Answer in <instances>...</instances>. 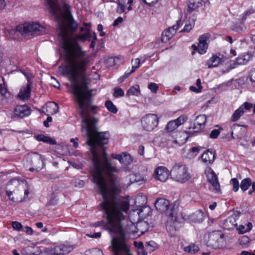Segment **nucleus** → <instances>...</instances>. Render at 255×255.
Returning a JSON list of instances; mask_svg holds the SVG:
<instances>
[{
  "label": "nucleus",
  "instance_id": "f257e3e1",
  "mask_svg": "<svg viewBox=\"0 0 255 255\" xmlns=\"http://www.w3.org/2000/svg\"><path fill=\"white\" fill-rule=\"evenodd\" d=\"M97 106L90 109L79 111L82 118L81 131L87 137V144L90 147L94 168L92 171L94 182L98 186L102 196L103 202L99 208L103 210L104 215L111 228L110 233H121L123 231L121 221L125 216L123 212L127 213L129 204L126 200H117L116 196L121 192L119 185L120 179L115 175L120 170L112 166L103 148L108 143L110 134L108 132H98L97 124L99 120L94 115Z\"/></svg>",
  "mask_w": 255,
  "mask_h": 255
},
{
  "label": "nucleus",
  "instance_id": "f03ea898",
  "mask_svg": "<svg viewBox=\"0 0 255 255\" xmlns=\"http://www.w3.org/2000/svg\"><path fill=\"white\" fill-rule=\"evenodd\" d=\"M60 42L65 55L67 65L64 74L69 76V80L72 83V93L77 98L79 111L90 109L91 106V92L88 90L87 82L85 77L82 78L81 85L77 81L80 73L84 71L88 63V59L85 57L87 52L83 50L77 39L71 40L68 37V30L76 31L78 24L72 15L66 23H58Z\"/></svg>",
  "mask_w": 255,
  "mask_h": 255
},
{
  "label": "nucleus",
  "instance_id": "7ed1b4c3",
  "mask_svg": "<svg viewBox=\"0 0 255 255\" xmlns=\"http://www.w3.org/2000/svg\"><path fill=\"white\" fill-rule=\"evenodd\" d=\"M116 234L117 236L113 237L111 241L114 255H132L130 252V247L125 243L124 231Z\"/></svg>",
  "mask_w": 255,
  "mask_h": 255
},
{
  "label": "nucleus",
  "instance_id": "20e7f679",
  "mask_svg": "<svg viewBox=\"0 0 255 255\" xmlns=\"http://www.w3.org/2000/svg\"><path fill=\"white\" fill-rule=\"evenodd\" d=\"M16 31L21 35H41L46 31V25L37 22L28 23L17 26Z\"/></svg>",
  "mask_w": 255,
  "mask_h": 255
},
{
  "label": "nucleus",
  "instance_id": "39448f33",
  "mask_svg": "<svg viewBox=\"0 0 255 255\" xmlns=\"http://www.w3.org/2000/svg\"><path fill=\"white\" fill-rule=\"evenodd\" d=\"M172 177L177 182L183 183L191 179V175L188 172L185 165L175 164L171 171Z\"/></svg>",
  "mask_w": 255,
  "mask_h": 255
},
{
  "label": "nucleus",
  "instance_id": "423d86ee",
  "mask_svg": "<svg viewBox=\"0 0 255 255\" xmlns=\"http://www.w3.org/2000/svg\"><path fill=\"white\" fill-rule=\"evenodd\" d=\"M48 5L49 11L55 17H57L58 13L61 11V7L57 4L56 0H46ZM66 0H61L62 3V9L64 14L71 16L70 6L65 2Z\"/></svg>",
  "mask_w": 255,
  "mask_h": 255
},
{
  "label": "nucleus",
  "instance_id": "0eeeda50",
  "mask_svg": "<svg viewBox=\"0 0 255 255\" xmlns=\"http://www.w3.org/2000/svg\"><path fill=\"white\" fill-rule=\"evenodd\" d=\"M143 128L146 131H151L158 124V118L156 115L149 114L141 120Z\"/></svg>",
  "mask_w": 255,
  "mask_h": 255
},
{
  "label": "nucleus",
  "instance_id": "6e6552de",
  "mask_svg": "<svg viewBox=\"0 0 255 255\" xmlns=\"http://www.w3.org/2000/svg\"><path fill=\"white\" fill-rule=\"evenodd\" d=\"M27 159L30 161L31 165L36 167L34 169L33 167L29 168V171H33L36 170L38 172L43 166L44 159L42 155L37 152H32L27 154Z\"/></svg>",
  "mask_w": 255,
  "mask_h": 255
},
{
  "label": "nucleus",
  "instance_id": "1a4fd4ad",
  "mask_svg": "<svg viewBox=\"0 0 255 255\" xmlns=\"http://www.w3.org/2000/svg\"><path fill=\"white\" fill-rule=\"evenodd\" d=\"M230 132L232 138L241 139L247 136V126L234 124L231 127Z\"/></svg>",
  "mask_w": 255,
  "mask_h": 255
},
{
  "label": "nucleus",
  "instance_id": "9d476101",
  "mask_svg": "<svg viewBox=\"0 0 255 255\" xmlns=\"http://www.w3.org/2000/svg\"><path fill=\"white\" fill-rule=\"evenodd\" d=\"M176 138L174 139L173 136H169L168 139V144L171 145L172 147L181 146L184 144L187 140V136L185 132H179L176 134Z\"/></svg>",
  "mask_w": 255,
  "mask_h": 255
},
{
  "label": "nucleus",
  "instance_id": "9b49d317",
  "mask_svg": "<svg viewBox=\"0 0 255 255\" xmlns=\"http://www.w3.org/2000/svg\"><path fill=\"white\" fill-rule=\"evenodd\" d=\"M253 105L252 103L245 102L237 110H236L231 117L232 121L235 122L239 120L246 111H249L253 107Z\"/></svg>",
  "mask_w": 255,
  "mask_h": 255
},
{
  "label": "nucleus",
  "instance_id": "f8f14e48",
  "mask_svg": "<svg viewBox=\"0 0 255 255\" xmlns=\"http://www.w3.org/2000/svg\"><path fill=\"white\" fill-rule=\"evenodd\" d=\"M71 252V248L64 245L56 246L53 248H46L45 252L53 255H66Z\"/></svg>",
  "mask_w": 255,
  "mask_h": 255
},
{
  "label": "nucleus",
  "instance_id": "ddd939ff",
  "mask_svg": "<svg viewBox=\"0 0 255 255\" xmlns=\"http://www.w3.org/2000/svg\"><path fill=\"white\" fill-rule=\"evenodd\" d=\"M208 181L217 192L220 191V186L215 172L211 168H208L205 171Z\"/></svg>",
  "mask_w": 255,
  "mask_h": 255
},
{
  "label": "nucleus",
  "instance_id": "4468645a",
  "mask_svg": "<svg viewBox=\"0 0 255 255\" xmlns=\"http://www.w3.org/2000/svg\"><path fill=\"white\" fill-rule=\"evenodd\" d=\"M222 240L221 234L218 232H213L208 235L207 243L213 248H220V242Z\"/></svg>",
  "mask_w": 255,
  "mask_h": 255
},
{
  "label": "nucleus",
  "instance_id": "2eb2a0df",
  "mask_svg": "<svg viewBox=\"0 0 255 255\" xmlns=\"http://www.w3.org/2000/svg\"><path fill=\"white\" fill-rule=\"evenodd\" d=\"M32 83L29 79L27 80V83L25 86L21 88L17 97L23 101L28 100L30 97L31 86Z\"/></svg>",
  "mask_w": 255,
  "mask_h": 255
},
{
  "label": "nucleus",
  "instance_id": "dca6fc26",
  "mask_svg": "<svg viewBox=\"0 0 255 255\" xmlns=\"http://www.w3.org/2000/svg\"><path fill=\"white\" fill-rule=\"evenodd\" d=\"M112 157L114 159L118 160L120 163L124 166L129 165L133 161L132 156L127 152H122L120 154L113 153L112 154Z\"/></svg>",
  "mask_w": 255,
  "mask_h": 255
},
{
  "label": "nucleus",
  "instance_id": "f3484780",
  "mask_svg": "<svg viewBox=\"0 0 255 255\" xmlns=\"http://www.w3.org/2000/svg\"><path fill=\"white\" fill-rule=\"evenodd\" d=\"M211 35L209 33H205L199 37V43L198 46V52L199 53L203 54L206 53L208 44L207 41L210 38Z\"/></svg>",
  "mask_w": 255,
  "mask_h": 255
},
{
  "label": "nucleus",
  "instance_id": "a211bd4d",
  "mask_svg": "<svg viewBox=\"0 0 255 255\" xmlns=\"http://www.w3.org/2000/svg\"><path fill=\"white\" fill-rule=\"evenodd\" d=\"M154 173L155 178L162 182L165 181L169 175L168 169L164 166H159L156 168Z\"/></svg>",
  "mask_w": 255,
  "mask_h": 255
},
{
  "label": "nucleus",
  "instance_id": "6ab92c4d",
  "mask_svg": "<svg viewBox=\"0 0 255 255\" xmlns=\"http://www.w3.org/2000/svg\"><path fill=\"white\" fill-rule=\"evenodd\" d=\"M31 113L30 108L27 105L17 106L14 110V116L20 118L28 116Z\"/></svg>",
  "mask_w": 255,
  "mask_h": 255
},
{
  "label": "nucleus",
  "instance_id": "aec40b11",
  "mask_svg": "<svg viewBox=\"0 0 255 255\" xmlns=\"http://www.w3.org/2000/svg\"><path fill=\"white\" fill-rule=\"evenodd\" d=\"M154 206L156 209L161 213L165 212L168 210L169 202L164 198H158L156 200Z\"/></svg>",
  "mask_w": 255,
  "mask_h": 255
},
{
  "label": "nucleus",
  "instance_id": "412c9836",
  "mask_svg": "<svg viewBox=\"0 0 255 255\" xmlns=\"http://www.w3.org/2000/svg\"><path fill=\"white\" fill-rule=\"evenodd\" d=\"M215 156L216 153L215 151H212L209 149H207L202 154L201 158L203 162L206 164L208 165L212 164L214 162Z\"/></svg>",
  "mask_w": 255,
  "mask_h": 255
},
{
  "label": "nucleus",
  "instance_id": "4be33fe9",
  "mask_svg": "<svg viewBox=\"0 0 255 255\" xmlns=\"http://www.w3.org/2000/svg\"><path fill=\"white\" fill-rule=\"evenodd\" d=\"M238 216L236 215H233L228 217L224 221V225L225 228L229 230L234 229L237 226V221Z\"/></svg>",
  "mask_w": 255,
  "mask_h": 255
},
{
  "label": "nucleus",
  "instance_id": "5701e85b",
  "mask_svg": "<svg viewBox=\"0 0 255 255\" xmlns=\"http://www.w3.org/2000/svg\"><path fill=\"white\" fill-rule=\"evenodd\" d=\"M59 107L53 102H50L45 105L44 113L47 115H54L58 112Z\"/></svg>",
  "mask_w": 255,
  "mask_h": 255
},
{
  "label": "nucleus",
  "instance_id": "b1692460",
  "mask_svg": "<svg viewBox=\"0 0 255 255\" xmlns=\"http://www.w3.org/2000/svg\"><path fill=\"white\" fill-rule=\"evenodd\" d=\"M123 57L121 56L109 57L106 60L107 66L108 67L118 66L122 63L123 62Z\"/></svg>",
  "mask_w": 255,
  "mask_h": 255
},
{
  "label": "nucleus",
  "instance_id": "393cba45",
  "mask_svg": "<svg viewBox=\"0 0 255 255\" xmlns=\"http://www.w3.org/2000/svg\"><path fill=\"white\" fill-rule=\"evenodd\" d=\"M176 31L173 28L169 27L168 29L164 30L162 34L161 41L162 42H167L168 41L175 33Z\"/></svg>",
  "mask_w": 255,
  "mask_h": 255
},
{
  "label": "nucleus",
  "instance_id": "a878e982",
  "mask_svg": "<svg viewBox=\"0 0 255 255\" xmlns=\"http://www.w3.org/2000/svg\"><path fill=\"white\" fill-rule=\"evenodd\" d=\"M252 58V55L250 53H246V54L241 55L238 57L235 61L236 65H244L246 64Z\"/></svg>",
  "mask_w": 255,
  "mask_h": 255
},
{
  "label": "nucleus",
  "instance_id": "bb28decb",
  "mask_svg": "<svg viewBox=\"0 0 255 255\" xmlns=\"http://www.w3.org/2000/svg\"><path fill=\"white\" fill-rule=\"evenodd\" d=\"M195 17L194 15L190 17L188 20L186 22L184 27L182 31L186 32L190 31L195 25Z\"/></svg>",
  "mask_w": 255,
  "mask_h": 255
},
{
  "label": "nucleus",
  "instance_id": "cd10ccee",
  "mask_svg": "<svg viewBox=\"0 0 255 255\" xmlns=\"http://www.w3.org/2000/svg\"><path fill=\"white\" fill-rule=\"evenodd\" d=\"M207 121V117L205 115H200L196 117L195 128H201L203 127Z\"/></svg>",
  "mask_w": 255,
  "mask_h": 255
},
{
  "label": "nucleus",
  "instance_id": "c85d7f7f",
  "mask_svg": "<svg viewBox=\"0 0 255 255\" xmlns=\"http://www.w3.org/2000/svg\"><path fill=\"white\" fill-rule=\"evenodd\" d=\"M221 62V59L216 55H213L212 57L208 60L207 65L209 68H211L218 66Z\"/></svg>",
  "mask_w": 255,
  "mask_h": 255
},
{
  "label": "nucleus",
  "instance_id": "c756f323",
  "mask_svg": "<svg viewBox=\"0 0 255 255\" xmlns=\"http://www.w3.org/2000/svg\"><path fill=\"white\" fill-rule=\"evenodd\" d=\"M128 179L130 184L134 183H139L144 180V178L141 174L139 173L132 174L129 175Z\"/></svg>",
  "mask_w": 255,
  "mask_h": 255
},
{
  "label": "nucleus",
  "instance_id": "7c9ffc66",
  "mask_svg": "<svg viewBox=\"0 0 255 255\" xmlns=\"http://www.w3.org/2000/svg\"><path fill=\"white\" fill-rule=\"evenodd\" d=\"M36 139L39 141H43L45 143H49L51 144H54L56 143V141L54 139L46 136L43 134H39L35 136Z\"/></svg>",
  "mask_w": 255,
  "mask_h": 255
},
{
  "label": "nucleus",
  "instance_id": "2f4dec72",
  "mask_svg": "<svg viewBox=\"0 0 255 255\" xmlns=\"http://www.w3.org/2000/svg\"><path fill=\"white\" fill-rule=\"evenodd\" d=\"M252 228L253 225L252 223L249 222L247 226L243 225H240L237 228V229L238 231L239 234H243L244 233H246V232L250 231L252 230Z\"/></svg>",
  "mask_w": 255,
  "mask_h": 255
},
{
  "label": "nucleus",
  "instance_id": "473e14b6",
  "mask_svg": "<svg viewBox=\"0 0 255 255\" xmlns=\"http://www.w3.org/2000/svg\"><path fill=\"white\" fill-rule=\"evenodd\" d=\"M252 180L250 178H246L242 180L240 184L241 190L245 192L251 186Z\"/></svg>",
  "mask_w": 255,
  "mask_h": 255
},
{
  "label": "nucleus",
  "instance_id": "72a5a7b5",
  "mask_svg": "<svg viewBox=\"0 0 255 255\" xmlns=\"http://www.w3.org/2000/svg\"><path fill=\"white\" fill-rule=\"evenodd\" d=\"M140 94L139 86L138 85H135L130 87L127 91L126 95L127 96H130L132 95L138 96Z\"/></svg>",
  "mask_w": 255,
  "mask_h": 255
},
{
  "label": "nucleus",
  "instance_id": "f704fd0d",
  "mask_svg": "<svg viewBox=\"0 0 255 255\" xmlns=\"http://www.w3.org/2000/svg\"><path fill=\"white\" fill-rule=\"evenodd\" d=\"M184 250L187 253L194 254L199 251V248L195 244H191L185 247Z\"/></svg>",
  "mask_w": 255,
  "mask_h": 255
},
{
  "label": "nucleus",
  "instance_id": "c9c22d12",
  "mask_svg": "<svg viewBox=\"0 0 255 255\" xmlns=\"http://www.w3.org/2000/svg\"><path fill=\"white\" fill-rule=\"evenodd\" d=\"M105 106L108 111L111 113L116 114L118 112L117 107L114 105L111 101L109 100L106 101L105 103Z\"/></svg>",
  "mask_w": 255,
  "mask_h": 255
},
{
  "label": "nucleus",
  "instance_id": "e433bc0d",
  "mask_svg": "<svg viewBox=\"0 0 255 255\" xmlns=\"http://www.w3.org/2000/svg\"><path fill=\"white\" fill-rule=\"evenodd\" d=\"M178 127L177 124L175 120L170 121L166 126V129L168 132H171Z\"/></svg>",
  "mask_w": 255,
  "mask_h": 255
},
{
  "label": "nucleus",
  "instance_id": "4c0bfd02",
  "mask_svg": "<svg viewBox=\"0 0 255 255\" xmlns=\"http://www.w3.org/2000/svg\"><path fill=\"white\" fill-rule=\"evenodd\" d=\"M71 184L75 187L77 188H82L85 185V182L79 179H74L71 181Z\"/></svg>",
  "mask_w": 255,
  "mask_h": 255
},
{
  "label": "nucleus",
  "instance_id": "58836bf2",
  "mask_svg": "<svg viewBox=\"0 0 255 255\" xmlns=\"http://www.w3.org/2000/svg\"><path fill=\"white\" fill-rule=\"evenodd\" d=\"M124 95V91L120 87H116L114 89L113 96L115 98L123 97Z\"/></svg>",
  "mask_w": 255,
  "mask_h": 255
},
{
  "label": "nucleus",
  "instance_id": "ea45409f",
  "mask_svg": "<svg viewBox=\"0 0 255 255\" xmlns=\"http://www.w3.org/2000/svg\"><path fill=\"white\" fill-rule=\"evenodd\" d=\"M248 80H249L251 83L255 82V69L251 70L249 72L246 79V82H248Z\"/></svg>",
  "mask_w": 255,
  "mask_h": 255
},
{
  "label": "nucleus",
  "instance_id": "a19ab883",
  "mask_svg": "<svg viewBox=\"0 0 255 255\" xmlns=\"http://www.w3.org/2000/svg\"><path fill=\"white\" fill-rule=\"evenodd\" d=\"M187 120V117L184 115L180 116L177 119L175 120V121L177 124L178 126L182 125Z\"/></svg>",
  "mask_w": 255,
  "mask_h": 255
},
{
  "label": "nucleus",
  "instance_id": "79ce46f5",
  "mask_svg": "<svg viewBox=\"0 0 255 255\" xmlns=\"http://www.w3.org/2000/svg\"><path fill=\"white\" fill-rule=\"evenodd\" d=\"M254 12H255V10L252 8L247 10L242 15V23L246 20L248 16L254 13Z\"/></svg>",
  "mask_w": 255,
  "mask_h": 255
},
{
  "label": "nucleus",
  "instance_id": "37998d69",
  "mask_svg": "<svg viewBox=\"0 0 255 255\" xmlns=\"http://www.w3.org/2000/svg\"><path fill=\"white\" fill-rule=\"evenodd\" d=\"M221 129H222V128L220 129H214L212 130L210 134V137L212 139L217 138L220 134Z\"/></svg>",
  "mask_w": 255,
  "mask_h": 255
},
{
  "label": "nucleus",
  "instance_id": "c03bdc74",
  "mask_svg": "<svg viewBox=\"0 0 255 255\" xmlns=\"http://www.w3.org/2000/svg\"><path fill=\"white\" fill-rule=\"evenodd\" d=\"M118 0V2H117V4H118V7H117V12L118 13H123L124 12H125V9H126V5L124 4H123L122 3L120 2L119 0Z\"/></svg>",
  "mask_w": 255,
  "mask_h": 255
},
{
  "label": "nucleus",
  "instance_id": "a18cd8bd",
  "mask_svg": "<svg viewBox=\"0 0 255 255\" xmlns=\"http://www.w3.org/2000/svg\"><path fill=\"white\" fill-rule=\"evenodd\" d=\"M231 181L233 185V191L236 192L239 190V187H240L239 182L236 178H233Z\"/></svg>",
  "mask_w": 255,
  "mask_h": 255
},
{
  "label": "nucleus",
  "instance_id": "49530a36",
  "mask_svg": "<svg viewBox=\"0 0 255 255\" xmlns=\"http://www.w3.org/2000/svg\"><path fill=\"white\" fill-rule=\"evenodd\" d=\"M91 37V35L89 32H86L85 34H79L77 35L76 39L85 40L86 39H88L90 40V38Z\"/></svg>",
  "mask_w": 255,
  "mask_h": 255
},
{
  "label": "nucleus",
  "instance_id": "de8ad7c7",
  "mask_svg": "<svg viewBox=\"0 0 255 255\" xmlns=\"http://www.w3.org/2000/svg\"><path fill=\"white\" fill-rule=\"evenodd\" d=\"M148 89L153 93H156L158 89V85L155 83H151L148 85Z\"/></svg>",
  "mask_w": 255,
  "mask_h": 255
},
{
  "label": "nucleus",
  "instance_id": "09e8293b",
  "mask_svg": "<svg viewBox=\"0 0 255 255\" xmlns=\"http://www.w3.org/2000/svg\"><path fill=\"white\" fill-rule=\"evenodd\" d=\"M132 62L134 63L132 66V72H135L140 66V60L139 58H135L134 61L132 60Z\"/></svg>",
  "mask_w": 255,
  "mask_h": 255
},
{
  "label": "nucleus",
  "instance_id": "8fccbe9b",
  "mask_svg": "<svg viewBox=\"0 0 255 255\" xmlns=\"http://www.w3.org/2000/svg\"><path fill=\"white\" fill-rule=\"evenodd\" d=\"M12 226L14 230H16L18 231H20L22 228V224L16 221L13 222Z\"/></svg>",
  "mask_w": 255,
  "mask_h": 255
},
{
  "label": "nucleus",
  "instance_id": "3c124183",
  "mask_svg": "<svg viewBox=\"0 0 255 255\" xmlns=\"http://www.w3.org/2000/svg\"><path fill=\"white\" fill-rule=\"evenodd\" d=\"M7 89L3 84H0V96L6 97Z\"/></svg>",
  "mask_w": 255,
  "mask_h": 255
},
{
  "label": "nucleus",
  "instance_id": "603ef678",
  "mask_svg": "<svg viewBox=\"0 0 255 255\" xmlns=\"http://www.w3.org/2000/svg\"><path fill=\"white\" fill-rule=\"evenodd\" d=\"M134 72H132V69L129 72H125V74L119 79V81L120 82H122L125 79L128 78L132 73Z\"/></svg>",
  "mask_w": 255,
  "mask_h": 255
},
{
  "label": "nucleus",
  "instance_id": "864d4df0",
  "mask_svg": "<svg viewBox=\"0 0 255 255\" xmlns=\"http://www.w3.org/2000/svg\"><path fill=\"white\" fill-rule=\"evenodd\" d=\"M232 30L237 33H240L243 31V28L239 25H234Z\"/></svg>",
  "mask_w": 255,
  "mask_h": 255
},
{
  "label": "nucleus",
  "instance_id": "5fc2aeb1",
  "mask_svg": "<svg viewBox=\"0 0 255 255\" xmlns=\"http://www.w3.org/2000/svg\"><path fill=\"white\" fill-rule=\"evenodd\" d=\"M123 21V18L120 16L115 19L113 22V25L115 27L118 26L119 24L122 23Z\"/></svg>",
  "mask_w": 255,
  "mask_h": 255
},
{
  "label": "nucleus",
  "instance_id": "6e6d98bb",
  "mask_svg": "<svg viewBox=\"0 0 255 255\" xmlns=\"http://www.w3.org/2000/svg\"><path fill=\"white\" fill-rule=\"evenodd\" d=\"M52 195H53L52 194ZM57 203V199H56V197L55 196H52L51 198L50 199V201L48 203V205H55Z\"/></svg>",
  "mask_w": 255,
  "mask_h": 255
},
{
  "label": "nucleus",
  "instance_id": "4d7b16f0",
  "mask_svg": "<svg viewBox=\"0 0 255 255\" xmlns=\"http://www.w3.org/2000/svg\"><path fill=\"white\" fill-rule=\"evenodd\" d=\"M12 184H14L15 186L19 185H20L19 181L16 178H13L12 180H11L10 181H9L8 185H11Z\"/></svg>",
  "mask_w": 255,
  "mask_h": 255
},
{
  "label": "nucleus",
  "instance_id": "13d9d810",
  "mask_svg": "<svg viewBox=\"0 0 255 255\" xmlns=\"http://www.w3.org/2000/svg\"><path fill=\"white\" fill-rule=\"evenodd\" d=\"M45 177L48 179H56L58 178V176L55 174H47L45 175Z\"/></svg>",
  "mask_w": 255,
  "mask_h": 255
},
{
  "label": "nucleus",
  "instance_id": "bf43d9fd",
  "mask_svg": "<svg viewBox=\"0 0 255 255\" xmlns=\"http://www.w3.org/2000/svg\"><path fill=\"white\" fill-rule=\"evenodd\" d=\"M144 147L142 145H140L138 146V149H137V152L138 153L141 155L143 156L144 155Z\"/></svg>",
  "mask_w": 255,
  "mask_h": 255
},
{
  "label": "nucleus",
  "instance_id": "052dcab7",
  "mask_svg": "<svg viewBox=\"0 0 255 255\" xmlns=\"http://www.w3.org/2000/svg\"><path fill=\"white\" fill-rule=\"evenodd\" d=\"M182 23H181V19H179L177 21L176 24L175 25H173L172 28L173 29L174 28L175 31H176L180 27V25H181Z\"/></svg>",
  "mask_w": 255,
  "mask_h": 255
},
{
  "label": "nucleus",
  "instance_id": "680f3d73",
  "mask_svg": "<svg viewBox=\"0 0 255 255\" xmlns=\"http://www.w3.org/2000/svg\"><path fill=\"white\" fill-rule=\"evenodd\" d=\"M25 232L27 235H31L33 234V230L30 227L26 226L25 228Z\"/></svg>",
  "mask_w": 255,
  "mask_h": 255
},
{
  "label": "nucleus",
  "instance_id": "e2e57ef3",
  "mask_svg": "<svg viewBox=\"0 0 255 255\" xmlns=\"http://www.w3.org/2000/svg\"><path fill=\"white\" fill-rule=\"evenodd\" d=\"M31 248V247H26L24 250H23L22 251V254L23 255H35V254L34 253H28V254L27 253H25V252L26 251H29Z\"/></svg>",
  "mask_w": 255,
  "mask_h": 255
},
{
  "label": "nucleus",
  "instance_id": "0e129e2a",
  "mask_svg": "<svg viewBox=\"0 0 255 255\" xmlns=\"http://www.w3.org/2000/svg\"><path fill=\"white\" fill-rule=\"evenodd\" d=\"M78 140V138L77 137H76L75 138H71L70 139V141L71 142H73V146L75 148H77L79 146L78 143L77 142Z\"/></svg>",
  "mask_w": 255,
  "mask_h": 255
},
{
  "label": "nucleus",
  "instance_id": "69168bd1",
  "mask_svg": "<svg viewBox=\"0 0 255 255\" xmlns=\"http://www.w3.org/2000/svg\"><path fill=\"white\" fill-rule=\"evenodd\" d=\"M52 118L50 116L48 117L47 118V119L46 121H45L44 122H43V125L44 126L46 127V128H48L49 127V124H48V123L49 122H51L52 121Z\"/></svg>",
  "mask_w": 255,
  "mask_h": 255
},
{
  "label": "nucleus",
  "instance_id": "338daca9",
  "mask_svg": "<svg viewBox=\"0 0 255 255\" xmlns=\"http://www.w3.org/2000/svg\"><path fill=\"white\" fill-rule=\"evenodd\" d=\"M169 216L172 218V220H175L176 219V213H174V211L173 209L170 211Z\"/></svg>",
  "mask_w": 255,
  "mask_h": 255
},
{
  "label": "nucleus",
  "instance_id": "774afa93",
  "mask_svg": "<svg viewBox=\"0 0 255 255\" xmlns=\"http://www.w3.org/2000/svg\"><path fill=\"white\" fill-rule=\"evenodd\" d=\"M190 90L192 91V92H195V93H199L201 91V90L199 89V88H196L194 86H191L190 87Z\"/></svg>",
  "mask_w": 255,
  "mask_h": 255
}]
</instances>
